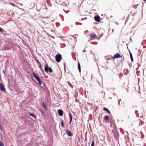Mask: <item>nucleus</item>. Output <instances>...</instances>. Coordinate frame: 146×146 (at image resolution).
<instances>
[{
  "label": "nucleus",
  "mask_w": 146,
  "mask_h": 146,
  "mask_svg": "<svg viewBox=\"0 0 146 146\" xmlns=\"http://www.w3.org/2000/svg\"><path fill=\"white\" fill-rule=\"evenodd\" d=\"M102 35L103 34L102 33L100 35L99 37L98 38L96 34L92 33H90L88 35H87L86 36L88 37V41H90L94 39H99L102 36Z\"/></svg>",
  "instance_id": "1"
},
{
  "label": "nucleus",
  "mask_w": 146,
  "mask_h": 146,
  "mask_svg": "<svg viewBox=\"0 0 146 146\" xmlns=\"http://www.w3.org/2000/svg\"><path fill=\"white\" fill-rule=\"evenodd\" d=\"M33 77L38 82L39 84L41 85L42 84V81L40 79L39 77L37 75V74L34 72H33Z\"/></svg>",
  "instance_id": "2"
},
{
  "label": "nucleus",
  "mask_w": 146,
  "mask_h": 146,
  "mask_svg": "<svg viewBox=\"0 0 146 146\" xmlns=\"http://www.w3.org/2000/svg\"><path fill=\"white\" fill-rule=\"evenodd\" d=\"M44 70L46 72L48 71L50 73H52L53 72L52 68L50 67H49L48 64H46L45 65Z\"/></svg>",
  "instance_id": "3"
},
{
  "label": "nucleus",
  "mask_w": 146,
  "mask_h": 146,
  "mask_svg": "<svg viewBox=\"0 0 146 146\" xmlns=\"http://www.w3.org/2000/svg\"><path fill=\"white\" fill-rule=\"evenodd\" d=\"M62 59V56L60 54H57L55 56V59L57 62H59Z\"/></svg>",
  "instance_id": "4"
},
{
  "label": "nucleus",
  "mask_w": 146,
  "mask_h": 146,
  "mask_svg": "<svg viewBox=\"0 0 146 146\" xmlns=\"http://www.w3.org/2000/svg\"><path fill=\"white\" fill-rule=\"evenodd\" d=\"M112 58L113 59H114L115 58H122V56L119 53H118L115 54L113 56H112Z\"/></svg>",
  "instance_id": "5"
},
{
  "label": "nucleus",
  "mask_w": 146,
  "mask_h": 146,
  "mask_svg": "<svg viewBox=\"0 0 146 146\" xmlns=\"http://www.w3.org/2000/svg\"><path fill=\"white\" fill-rule=\"evenodd\" d=\"M94 18L95 20L97 22H99L100 21V18L99 15L95 16Z\"/></svg>",
  "instance_id": "6"
},
{
  "label": "nucleus",
  "mask_w": 146,
  "mask_h": 146,
  "mask_svg": "<svg viewBox=\"0 0 146 146\" xmlns=\"http://www.w3.org/2000/svg\"><path fill=\"white\" fill-rule=\"evenodd\" d=\"M66 133L69 136L71 137L73 136V134L68 130L66 131Z\"/></svg>",
  "instance_id": "7"
},
{
  "label": "nucleus",
  "mask_w": 146,
  "mask_h": 146,
  "mask_svg": "<svg viewBox=\"0 0 146 146\" xmlns=\"http://www.w3.org/2000/svg\"><path fill=\"white\" fill-rule=\"evenodd\" d=\"M58 114L59 115L62 116L63 114V111L60 109L58 110Z\"/></svg>",
  "instance_id": "8"
},
{
  "label": "nucleus",
  "mask_w": 146,
  "mask_h": 146,
  "mask_svg": "<svg viewBox=\"0 0 146 146\" xmlns=\"http://www.w3.org/2000/svg\"><path fill=\"white\" fill-rule=\"evenodd\" d=\"M69 117H70V124L71 123V122H72V115L70 113H69Z\"/></svg>",
  "instance_id": "9"
},
{
  "label": "nucleus",
  "mask_w": 146,
  "mask_h": 146,
  "mask_svg": "<svg viewBox=\"0 0 146 146\" xmlns=\"http://www.w3.org/2000/svg\"><path fill=\"white\" fill-rule=\"evenodd\" d=\"M103 109L104 110L107 111L108 113H110V111L108 108H106L104 107L103 108Z\"/></svg>",
  "instance_id": "10"
},
{
  "label": "nucleus",
  "mask_w": 146,
  "mask_h": 146,
  "mask_svg": "<svg viewBox=\"0 0 146 146\" xmlns=\"http://www.w3.org/2000/svg\"><path fill=\"white\" fill-rule=\"evenodd\" d=\"M78 67L79 71L80 72H81V67L80 64L79 62H78Z\"/></svg>",
  "instance_id": "11"
},
{
  "label": "nucleus",
  "mask_w": 146,
  "mask_h": 146,
  "mask_svg": "<svg viewBox=\"0 0 146 146\" xmlns=\"http://www.w3.org/2000/svg\"><path fill=\"white\" fill-rule=\"evenodd\" d=\"M136 11H135V10H132L131 11V14L132 16H133L134 14L136 13Z\"/></svg>",
  "instance_id": "12"
},
{
  "label": "nucleus",
  "mask_w": 146,
  "mask_h": 146,
  "mask_svg": "<svg viewBox=\"0 0 146 146\" xmlns=\"http://www.w3.org/2000/svg\"><path fill=\"white\" fill-rule=\"evenodd\" d=\"M109 117L107 115H105L104 117V119L105 121L109 119Z\"/></svg>",
  "instance_id": "13"
},
{
  "label": "nucleus",
  "mask_w": 146,
  "mask_h": 146,
  "mask_svg": "<svg viewBox=\"0 0 146 146\" xmlns=\"http://www.w3.org/2000/svg\"><path fill=\"white\" fill-rule=\"evenodd\" d=\"M129 54H130V57L131 60V61H132V62H133V56H132V54L130 52H129Z\"/></svg>",
  "instance_id": "14"
},
{
  "label": "nucleus",
  "mask_w": 146,
  "mask_h": 146,
  "mask_svg": "<svg viewBox=\"0 0 146 146\" xmlns=\"http://www.w3.org/2000/svg\"><path fill=\"white\" fill-rule=\"evenodd\" d=\"M29 115L30 116H31L33 117H34L35 118H36V117L35 115H34L33 114V113H31L29 114Z\"/></svg>",
  "instance_id": "15"
},
{
  "label": "nucleus",
  "mask_w": 146,
  "mask_h": 146,
  "mask_svg": "<svg viewBox=\"0 0 146 146\" xmlns=\"http://www.w3.org/2000/svg\"><path fill=\"white\" fill-rule=\"evenodd\" d=\"M39 67L40 68V69L41 70L42 72V73H44V71L43 69L42 68L41 66V65H39Z\"/></svg>",
  "instance_id": "16"
},
{
  "label": "nucleus",
  "mask_w": 146,
  "mask_h": 146,
  "mask_svg": "<svg viewBox=\"0 0 146 146\" xmlns=\"http://www.w3.org/2000/svg\"><path fill=\"white\" fill-rule=\"evenodd\" d=\"M61 125L62 126V127H64V122H63V120H62L61 121Z\"/></svg>",
  "instance_id": "17"
},
{
  "label": "nucleus",
  "mask_w": 146,
  "mask_h": 146,
  "mask_svg": "<svg viewBox=\"0 0 146 146\" xmlns=\"http://www.w3.org/2000/svg\"><path fill=\"white\" fill-rule=\"evenodd\" d=\"M42 105L46 109V106L45 104V103L44 102H42Z\"/></svg>",
  "instance_id": "18"
},
{
  "label": "nucleus",
  "mask_w": 146,
  "mask_h": 146,
  "mask_svg": "<svg viewBox=\"0 0 146 146\" xmlns=\"http://www.w3.org/2000/svg\"><path fill=\"white\" fill-rule=\"evenodd\" d=\"M36 61L37 63L38 64L39 66V65H41L40 63L39 62V61L38 60H37Z\"/></svg>",
  "instance_id": "19"
},
{
  "label": "nucleus",
  "mask_w": 146,
  "mask_h": 146,
  "mask_svg": "<svg viewBox=\"0 0 146 146\" xmlns=\"http://www.w3.org/2000/svg\"><path fill=\"white\" fill-rule=\"evenodd\" d=\"M3 31H4L3 29L0 27V32H2Z\"/></svg>",
  "instance_id": "20"
},
{
  "label": "nucleus",
  "mask_w": 146,
  "mask_h": 146,
  "mask_svg": "<svg viewBox=\"0 0 146 146\" xmlns=\"http://www.w3.org/2000/svg\"><path fill=\"white\" fill-rule=\"evenodd\" d=\"M9 4L11 5H12L13 7H15V4H14L13 3H9Z\"/></svg>",
  "instance_id": "21"
},
{
  "label": "nucleus",
  "mask_w": 146,
  "mask_h": 146,
  "mask_svg": "<svg viewBox=\"0 0 146 146\" xmlns=\"http://www.w3.org/2000/svg\"><path fill=\"white\" fill-rule=\"evenodd\" d=\"M94 141H93L92 143L91 146H94Z\"/></svg>",
  "instance_id": "22"
},
{
  "label": "nucleus",
  "mask_w": 146,
  "mask_h": 146,
  "mask_svg": "<svg viewBox=\"0 0 146 146\" xmlns=\"http://www.w3.org/2000/svg\"><path fill=\"white\" fill-rule=\"evenodd\" d=\"M0 129L1 130H2V127L1 125V124H0Z\"/></svg>",
  "instance_id": "23"
},
{
  "label": "nucleus",
  "mask_w": 146,
  "mask_h": 146,
  "mask_svg": "<svg viewBox=\"0 0 146 146\" xmlns=\"http://www.w3.org/2000/svg\"><path fill=\"white\" fill-rule=\"evenodd\" d=\"M85 51H86V50H84L83 51V52H85Z\"/></svg>",
  "instance_id": "24"
},
{
  "label": "nucleus",
  "mask_w": 146,
  "mask_h": 146,
  "mask_svg": "<svg viewBox=\"0 0 146 146\" xmlns=\"http://www.w3.org/2000/svg\"><path fill=\"white\" fill-rule=\"evenodd\" d=\"M41 112H43V111H42V110H41Z\"/></svg>",
  "instance_id": "25"
},
{
  "label": "nucleus",
  "mask_w": 146,
  "mask_h": 146,
  "mask_svg": "<svg viewBox=\"0 0 146 146\" xmlns=\"http://www.w3.org/2000/svg\"><path fill=\"white\" fill-rule=\"evenodd\" d=\"M144 1H146V0H143Z\"/></svg>",
  "instance_id": "26"
},
{
  "label": "nucleus",
  "mask_w": 146,
  "mask_h": 146,
  "mask_svg": "<svg viewBox=\"0 0 146 146\" xmlns=\"http://www.w3.org/2000/svg\"><path fill=\"white\" fill-rule=\"evenodd\" d=\"M11 146H13V145H11Z\"/></svg>",
  "instance_id": "27"
}]
</instances>
